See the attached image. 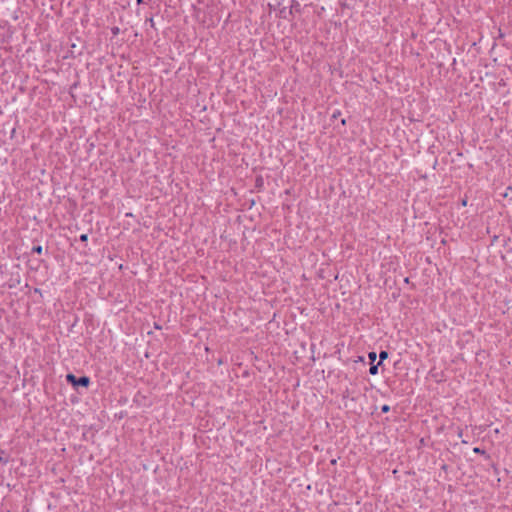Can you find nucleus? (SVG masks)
<instances>
[{"instance_id": "1a4fd4ad", "label": "nucleus", "mask_w": 512, "mask_h": 512, "mask_svg": "<svg viewBox=\"0 0 512 512\" xmlns=\"http://www.w3.org/2000/svg\"><path fill=\"white\" fill-rule=\"evenodd\" d=\"M389 411V406L388 405H384L382 407V412H388Z\"/></svg>"}, {"instance_id": "f03ea898", "label": "nucleus", "mask_w": 512, "mask_h": 512, "mask_svg": "<svg viewBox=\"0 0 512 512\" xmlns=\"http://www.w3.org/2000/svg\"><path fill=\"white\" fill-rule=\"evenodd\" d=\"M378 365H379V363L377 365H375V364L371 365V367L369 369V373L371 375H376L378 373Z\"/></svg>"}, {"instance_id": "7ed1b4c3", "label": "nucleus", "mask_w": 512, "mask_h": 512, "mask_svg": "<svg viewBox=\"0 0 512 512\" xmlns=\"http://www.w3.org/2000/svg\"><path fill=\"white\" fill-rule=\"evenodd\" d=\"M42 251H43V248L41 245H37L32 248V253L41 254Z\"/></svg>"}, {"instance_id": "f257e3e1", "label": "nucleus", "mask_w": 512, "mask_h": 512, "mask_svg": "<svg viewBox=\"0 0 512 512\" xmlns=\"http://www.w3.org/2000/svg\"><path fill=\"white\" fill-rule=\"evenodd\" d=\"M66 381L75 388L78 386L87 388L91 383V380L88 376H81V377L77 378L72 373H69L66 375Z\"/></svg>"}, {"instance_id": "423d86ee", "label": "nucleus", "mask_w": 512, "mask_h": 512, "mask_svg": "<svg viewBox=\"0 0 512 512\" xmlns=\"http://www.w3.org/2000/svg\"><path fill=\"white\" fill-rule=\"evenodd\" d=\"M79 240L81 242H87L88 241V235L87 234H81L79 237Z\"/></svg>"}, {"instance_id": "0eeeda50", "label": "nucleus", "mask_w": 512, "mask_h": 512, "mask_svg": "<svg viewBox=\"0 0 512 512\" xmlns=\"http://www.w3.org/2000/svg\"><path fill=\"white\" fill-rule=\"evenodd\" d=\"M369 359L373 363L375 361V359H376V353L375 352H370L369 353Z\"/></svg>"}, {"instance_id": "9d476101", "label": "nucleus", "mask_w": 512, "mask_h": 512, "mask_svg": "<svg viewBox=\"0 0 512 512\" xmlns=\"http://www.w3.org/2000/svg\"><path fill=\"white\" fill-rule=\"evenodd\" d=\"M461 204H462V206H466L467 205V199H463Z\"/></svg>"}, {"instance_id": "20e7f679", "label": "nucleus", "mask_w": 512, "mask_h": 512, "mask_svg": "<svg viewBox=\"0 0 512 512\" xmlns=\"http://www.w3.org/2000/svg\"><path fill=\"white\" fill-rule=\"evenodd\" d=\"M388 357V353L386 351H381L380 354H379V358H380V361H379V364L385 360L386 358Z\"/></svg>"}, {"instance_id": "39448f33", "label": "nucleus", "mask_w": 512, "mask_h": 512, "mask_svg": "<svg viewBox=\"0 0 512 512\" xmlns=\"http://www.w3.org/2000/svg\"><path fill=\"white\" fill-rule=\"evenodd\" d=\"M111 33H112V35H113V36H117V35H119V33H120V28H119V27H117V26H113V27L111 28Z\"/></svg>"}, {"instance_id": "6e6552de", "label": "nucleus", "mask_w": 512, "mask_h": 512, "mask_svg": "<svg viewBox=\"0 0 512 512\" xmlns=\"http://www.w3.org/2000/svg\"><path fill=\"white\" fill-rule=\"evenodd\" d=\"M473 452H474V453H477V454H483V453H484V451H483V450H481V449H480V448H478V447H475V448L473 449Z\"/></svg>"}, {"instance_id": "9b49d317", "label": "nucleus", "mask_w": 512, "mask_h": 512, "mask_svg": "<svg viewBox=\"0 0 512 512\" xmlns=\"http://www.w3.org/2000/svg\"><path fill=\"white\" fill-rule=\"evenodd\" d=\"M137 4L140 5V4H143L144 3V0H136Z\"/></svg>"}]
</instances>
